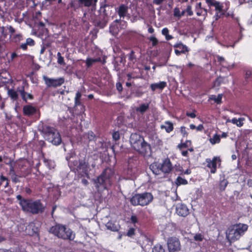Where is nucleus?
<instances>
[{"label": "nucleus", "mask_w": 252, "mask_h": 252, "mask_svg": "<svg viewBox=\"0 0 252 252\" xmlns=\"http://www.w3.org/2000/svg\"><path fill=\"white\" fill-rule=\"evenodd\" d=\"M16 198L19 201L22 210L25 212L36 215L44 211L45 207L40 200L26 199L21 195H17Z\"/></svg>", "instance_id": "1"}, {"label": "nucleus", "mask_w": 252, "mask_h": 252, "mask_svg": "<svg viewBox=\"0 0 252 252\" xmlns=\"http://www.w3.org/2000/svg\"><path fill=\"white\" fill-rule=\"evenodd\" d=\"M129 142L133 149L140 154L146 155L151 151L150 144L145 141L144 137L138 133L131 134Z\"/></svg>", "instance_id": "2"}, {"label": "nucleus", "mask_w": 252, "mask_h": 252, "mask_svg": "<svg viewBox=\"0 0 252 252\" xmlns=\"http://www.w3.org/2000/svg\"><path fill=\"white\" fill-rule=\"evenodd\" d=\"M49 232L59 239L64 240L72 241L75 237V233L66 225L61 223L56 224L50 227Z\"/></svg>", "instance_id": "3"}, {"label": "nucleus", "mask_w": 252, "mask_h": 252, "mask_svg": "<svg viewBox=\"0 0 252 252\" xmlns=\"http://www.w3.org/2000/svg\"><path fill=\"white\" fill-rule=\"evenodd\" d=\"M114 174V171L109 167L106 168L94 180V186L98 191L100 189H106L108 187L112 184V177Z\"/></svg>", "instance_id": "4"}, {"label": "nucleus", "mask_w": 252, "mask_h": 252, "mask_svg": "<svg viewBox=\"0 0 252 252\" xmlns=\"http://www.w3.org/2000/svg\"><path fill=\"white\" fill-rule=\"evenodd\" d=\"M42 132L45 139L53 145L58 146L62 143L61 136L55 128L49 126H43Z\"/></svg>", "instance_id": "5"}, {"label": "nucleus", "mask_w": 252, "mask_h": 252, "mask_svg": "<svg viewBox=\"0 0 252 252\" xmlns=\"http://www.w3.org/2000/svg\"><path fill=\"white\" fill-rule=\"evenodd\" d=\"M153 195L150 192H144L136 193L130 199V203L133 206H144L149 205L153 200Z\"/></svg>", "instance_id": "6"}, {"label": "nucleus", "mask_w": 252, "mask_h": 252, "mask_svg": "<svg viewBox=\"0 0 252 252\" xmlns=\"http://www.w3.org/2000/svg\"><path fill=\"white\" fill-rule=\"evenodd\" d=\"M248 225L245 224H239L236 226L229 227L226 232V237L230 241H234L239 239L240 236L247 231Z\"/></svg>", "instance_id": "7"}, {"label": "nucleus", "mask_w": 252, "mask_h": 252, "mask_svg": "<svg viewBox=\"0 0 252 252\" xmlns=\"http://www.w3.org/2000/svg\"><path fill=\"white\" fill-rule=\"evenodd\" d=\"M112 6L107 4H103L100 6L99 12L100 13L99 18L101 20H99L97 25L99 26L103 27L105 26L108 22V16L110 14L111 11V9Z\"/></svg>", "instance_id": "8"}, {"label": "nucleus", "mask_w": 252, "mask_h": 252, "mask_svg": "<svg viewBox=\"0 0 252 252\" xmlns=\"http://www.w3.org/2000/svg\"><path fill=\"white\" fill-rule=\"evenodd\" d=\"M89 163L85 159H79L78 166L76 169V172H78L79 176L81 177L86 176L89 178Z\"/></svg>", "instance_id": "9"}, {"label": "nucleus", "mask_w": 252, "mask_h": 252, "mask_svg": "<svg viewBox=\"0 0 252 252\" xmlns=\"http://www.w3.org/2000/svg\"><path fill=\"white\" fill-rule=\"evenodd\" d=\"M43 79L48 88H57L62 86L64 82L63 77L51 78L44 75L43 76Z\"/></svg>", "instance_id": "10"}, {"label": "nucleus", "mask_w": 252, "mask_h": 252, "mask_svg": "<svg viewBox=\"0 0 252 252\" xmlns=\"http://www.w3.org/2000/svg\"><path fill=\"white\" fill-rule=\"evenodd\" d=\"M167 246L169 252H177L181 250L180 242L178 238L175 237L168 239Z\"/></svg>", "instance_id": "11"}, {"label": "nucleus", "mask_w": 252, "mask_h": 252, "mask_svg": "<svg viewBox=\"0 0 252 252\" xmlns=\"http://www.w3.org/2000/svg\"><path fill=\"white\" fill-rule=\"evenodd\" d=\"M206 162L207 167L210 168V172L212 174H215L217 172V162H220L221 159L219 157H214L211 160L210 158H206Z\"/></svg>", "instance_id": "12"}, {"label": "nucleus", "mask_w": 252, "mask_h": 252, "mask_svg": "<svg viewBox=\"0 0 252 252\" xmlns=\"http://www.w3.org/2000/svg\"><path fill=\"white\" fill-rule=\"evenodd\" d=\"M160 165V169L164 173H169L173 168L171 160L168 158H164Z\"/></svg>", "instance_id": "13"}, {"label": "nucleus", "mask_w": 252, "mask_h": 252, "mask_svg": "<svg viewBox=\"0 0 252 252\" xmlns=\"http://www.w3.org/2000/svg\"><path fill=\"white\" fill-rule=\"evenodd\" d=\"M39 227L34 222H30L26 227V232L30 236L38 235Z\"/></svg>", "instance_id": "14"}, {"label": "nucleus", "mask_w": 252, "mask_h": 252, "mask_svg": "<svg viewBox=\"0 0 252 252\" xmlns=\"http://www.w3.org/2000/svg\"><path fill=\"white\" fill-rule=\"evenodd\" d=\"M176 213L180 216L186 217L189 212L187 206L184 204H180L176 207Z\"/></svg>", "instance_id": "15"}, {"label": "nucleus", "mask_w": 252, "mask_h": 252, "mask_svg": "<svg viewBox=\"0 0 252 252\" xmlns=\"http://www.w3.org/2000/svg\"><path fill=\"white\" fill-rule=\"evenodd\" d=\"M17 92L20 94L23 101L27 102L28 99L32 100L33 99V96L31 94L27 93L25 91V86H22L21 88H18Z\"/></svg>", "instance_id": "16"}, {"label": "nucleus", "mask_w": 252, "mask_h": 252, "mask_svg": "<svg viewBox=\"0 0 252 252\" xmlns=\"http://www.w3.org/2000/svg\"><path fill=\"white\" fill-rule=\"evenodd\" d=\"M116 12L120 18L124 19L128 12V6L124 4H121L116 8Z\"/></svg>", "instance_id": "17"}, {"label": "nucleus", "mask_w": 252, "mask_h": 252, "mask_svg": "<svg viewBox=\"0 0 252 252\" xmlns=\"http://www.w3.org/2000/svg\"><path fill=\"white\" fill-rule=\"evenodd\" d=\"M206 2L209 7L214 6L216 11H222L223 6L220 2L215 0H206Z\"/></svg>", "instance_id": "18"}, {"label": "nucleus", "mask_w": 252, "mask_h": 252, "mask_svg": "<svg viewBox=\"0 0 252 252\" xmlns=\"http://www.w3.org/2000/svg\"><path fill=\"white\" fill-rule=\"evenodd\" d=\"M167 83L165 81H160L158 83H153L150 85V88L153 92L155 91L157 89L162 91L163 89L166 87Z\"/></svg>", "instance_id": "19"}, {"label": "nucleus", "mask_w": 252, "mask_h": 252, "mask_svg": "<svg viewBox=\"0 0 252 252\" xmlns=\"http://www.w3.org/2000/svg\"><path fill=\"white\" fill-rule=\"evenodd\" d=\"M36 109L31 105H26L23 107V113L25 115L31 116L35 114Z\"/></svg>", "instance_id": "20"}, {"label": "nucleus", "mask_w": 252, "mask_h": 252, "mask_svg": "<svg viewBox=\"0 0 252 252\" xmlns=\"http://www.w3.org/2000/svg\"><path fill=\"white\" fill-rule=\"evenodd\" d=\"M97 0H78V3L80 6L90 7L95 5Z\"/></svg>", "instance_id": "21"}, {"label": "nucleus", "mask_w": 252, "mask_h": 252, "mask_svg": "<svg viewBox=\"0 0 252 252\" xmlns=\"http://www.w3.org/2000/svg\"><path fill=\"white\" fill-rule=\"evenodd\" d=\"M165 125H162L160 126V128L164 129L167 133H170L174 129L173 124L170 121H165L164 122Z\"/></svg>", "instance_id": "22"}, {"label": "nucleus", "mask_w": 252, "mask_h": 252, "mask_svg": "<svg viewBox=\"0 0 252 252\" xmlns=\"http://www.w3.org/2000/svg\"><path fill=\"white\" fill-rule=\"evenodd\" d=\"M9 172H10V174L12 175V177H11L12 181L13 182H14L15 183H19L20 182V181L19 180V178L23 177L24 176V175L19 176V175L16 174L14 172V168L13 167H11L10 168Z\"/></svg>", "instance_id": "23"}, {"label": "nucleus", "mask_w": 252, "mask_h": 252, "mask_svg": "<svg viewBox=\"0 0 252 252\" xmlns=\"http://www.w3.org/2000/svg\"><path fill=\"white\" fill-rule=\"evenodd\" d=\"M149 108V103H142L140 105L139 107H136L135 110L137 112H140L141 114H143Z\"/></svg>", "instance_id": "24"}, {"label": "nucleus", "mask_w": 252, "mask_h": 252, "mask_svg": "<svg viewBox=\"0 0 252 252\" xmlns=\"http://www.w3.org/2000/svg\"><path fill=\"white\" fill-rule=\"evenodd\" d=\"M160 163H153L150 166V168L153 171V173L156 175H158L159 171H161L160 169Z\"/></svg>", "instance_id": "25"}, {"label": "nucleus", "mask_w": 252, "mask_h": 252, "mask_svg": "<svg viewBox=\"0 0 252 252\" xmlns=\"http://www.w3.org/2000/svg\"><path fill=\"white\" fill-rule=\"evenodd\" d=\"M106 227L107 229L114 232L118 231L119 229V226L116 225L114 223H113L111 221H109L106 224Z\"/></svg>", "instance_id": "26"}, {"label": "nucleus", "mask_w": 252, "mask_h": 252, "mask_svg": "<svg viewBox=\"0 0 252 252\" xmlns=\"http://www.w3.org/2000/svg\"><path fill=\"white\" fill-rule=\"evenodd\" d=\"M252 81V71L251 70H247L245 75L244 84H247L249 82Z\"/></svg>", "instance_id": "27"}, {"label": "nucleus", "mask_w": 252, "mask_h": 252, "mask_svg": "<svg viewBox=\"0 0 252 252\" xmlns=\"http://www.w3.org/2000/svg\"><path fill=\"white\" fill-rule=\"evenodd\" d=\"M174 47L175 48H178L180 50H183L185 53L188 52L189 51L188 47L181 42L175 44L174 45Z\"/></svg>", "instance_id": "28"}, {"label": "nucleus", "mask_w": 252, "mask_h": 252, "mask_svg": "<svg viewBox=\"0 0 252 252\" xmlns=\"http://www.w3.org/2000/svg\"><path fill=\"white\" fill-rule=\"evenodd\" d=\"M204 10L206 13L207 12V9L203 8L202 7V3L201 2L197 3L195 5V11L197 16H200L202 15V10Z\"/></svg>", "instance_id": "29"}, {"label": "nucleus", "mask_w": 252, "mask_h": 252, "mask_svg": "<svg viewBox=\"0 0 252 252\" xmlns=\"http://www.w3.org/2000/svg\"><path fill=\"white\" fill-rule=\"evenodd\" d=\"M9 185V182L8 178L4 176L3 175H1L0 177V186H2L4 188H6Z\"/></svg>", "instance_id": "30"}, {"label": "nucleus", "mask_w": 252, "mask_h": 252, "mask_svg": "<svg viewBox=\"0 0 252 252\" xmlns=\"http://www.w3.org/2000/svg\"><path fill=\"white\" fill-rule=\"evenodd\" d=\"M222 94H219L217 96H216L215 95H212L210 97V99L213 100L216 103L220 104L222 103Z\"/></svg>", "instance_id": "31"}, {"label": "nucleus", "mask_w": 252, "mask_h": 252, "mask_svg": "<svg viewBox=\"0 0 252 252\" xmlns=\"http://www.w3.org/2000/svg\"><path fill=\"white\" fill-rule=\"evenodd\" d=\"M23 39V35L21 33L15 34L11 37V41L16 43L20 42Z\"/></svg>", "instance_id": "32"}, {"label": "nucleus", "mask_w": 252, "mask_h": 252, "mask_svg": "<svg viewBox=\"0 0 252 252\" xmlns=\"http://www.w3.org/2000/svg\"><path fill=\"white\" fill-rule=\"evenodd\" d=\"M228 184V181L223 179L222 180H220L219 183V189L221 191H224L226 187H227Z\"/></svg>", "instance_id": "33"}, {"label": "nucleus", "mask_w": 252, "mask_h": 252, "mask_svg": "<svg viewBox=\"0 0 252 252\" xmlns=\"http://www.w3.org/2000/svg\"><path fill=\"white\" fill-rule=\"evenodd\" d=\"M244 120V118H239L237 119L236 118H234L231 120L232 124L236 125L238 126L241 127L243 125V121Z\"/></svg>", "instance_id": "34"}, {"label": "nucleus", "mask_w": 252, "mask_h": 252, "mask_svg": "<svg viewBox=\"0 0 252 252\" xmlns=\"http://www.w3.org/2000/svg\"><path fill=\"white\" fill-rule=\"evenodd\" d=\"M89 140V141H94L96 137L94 133L92 131H89L85 134V136Z\"/></svg>", "instance_id": "35"}, {"label": "nucleus", "mask_w": 252, "mask_h": 252, "mask_svg": "<svg viewBox=\"0 0 252 252\" xmlns=\"http://www.w3.org/2000/svg\"><path fill=\"white\" fill-rule=\"evenodd\" d=\"M8 95L14 100H17L18 98L17 92L13 89L8 91Z\"/></svg>", "instance_id": "36"}, {"label": "nucleus", "mask_w": 252, "mask_h": 252, "mask_svg": "<svg viewBox=\"0 0 252 252\" xmlns=\"http://www.w3.org/2000/svg\"><path fill=\"white\" fill-rule=\"evenodd\" d=\"M188 182L186 179L183 178L180 176H178L176 180V184H177V186H180L181 185H185L188 184Z\"/></svg>", "instance_id": "37"}, {"label": "nucleus", "mask_w": 252, "mask_h": 252, "mask_svg": "<svg viewBox=\"0 0 252 252\" xmlns=\"http://www.w3.org/2000/svg\"><path fill=\"white\" fill-rule=\"evenodd\" d=\"M220 141V136L217 134H215L214 135L213 138L210 139V142L212 144L219 143Z\"/></svg>", "instance_id": "38"}, {"label": "nucleus", "mask_w": 252, "mask_h": 252, "mask_svg": "<svg viewBox=\"0 0 252 252\" xmlns=\"http://www.w3.org/2000/svg\"><path fill=\"white\" fill-rule=\"evenodd\" d=\"M110 32L113 35L117 34L118 32V28L116 24L112 23L109 27Z\"/></svg>", "instance_id": "39"}, {"label": "nucleus", "mask_w": 252, "mask_h": 252, "mask_svg": "<svg viewBox=\"0 0 252 252\" xmlns=\"http://www.w3.org/2000/svg\"><path fill=\"white\" fill-rule=\"evenodd\" d=\"M79 160H75L69 163V166L71 170L76 173V169L78 166Z\"/></svg>", "instance_id": "40"}, {"label": "nucleus", "mask_w": 252, "mask_h": 252, "mask_svg": "<svg viewBox=\"0 0 252 252\" xmlns=\"http://www.w3.org/2000/svg\"><path fill=\"white\" fill-rule=\"evenodd\" d=\"M191 144V141L190 140H186L184 143H181L179 144L178 145L177 148L180 150H182L183 148H188L189 145L188 144Z\"/></svg>", "instance_id": "41"}, {"label": "nucleus", "mask_w": 252, "mask_h": 252, "mask_svg": "<svg viewBox=\"0 0 252 252\" xmlns=\"http://www.w3.org/2000/svg\"><path fill=\"white\" fill-rule=\"evenodd\" d=\"M152 252H165V250L161 245L157 244L153 248Z\"/></svg>", "instance_id": "42"}, {"label": "nucleus", "mask_w": 252, "mask_h": 252, "mask_svg": "<svg viewBox=\"0 0 252 252\" xmlns=\"http://www.w3.org/2000/svg\"><path fill=\"white\" fill-rule=\"evenodd\" d=\"M57 57L58 63L61 65H64L65 63L64 61V58L62 56L61 53L60 52H58L57 53Z\"/></svg>", "instance_id": "43"}, {"label": "nucleus", "mask_w": 252, "mask_h": 252, "mask_svg": "<svg viewBox=\"0 0 252 252\" xmlns=\"http://www.w3.org/2000/svg\"><path fill=\"white\" fill-rule=\"evenodd\" d=\"M180 132L183 137H187L188 136V132L186 130V127L185 126H182L180 127Z\"/></svg>", "instance_id": "44"}, {"label": "nucleus", "mask_w": 252, "mask_h": 252, "mask_svg": "<svg viewBox=\"0 0 252 252\" xmlns=\"http://www.w3.org/2000/svg\"><path fill=\"white\" fill-rule=\"evenodd\" d=\"M204 239V236L198 233L196 234L194 236V240L196 241H202Z\"/></svg>", "instance_id": "45"}, {"label": "nucleus", "mask_w": 252, "mask_h": 252, "mask_svg": "<svg viewBox=\"0 0 252 252\" xmlns=\"http://www.w3.org/2000/svg\"><path fill=\"white\" fill-rule=\"evenodd\" d=\"M94 59L88 58L86 61V66L89 68L90 67L94 62Z\"/></svg>", "instance_id": "46"}, {"label": "nucleus", "mask_w": 252, "mask_h": 252, "mask_svg": "<svg viewBox=\"0 0 252 252\" xmlns=\"http://www.w3.org/2000/svg\"><path fill=\"white\" fill-rule=\"evenodd\" d=\"M186 11L188 16H191L193 15V12L192 10V7L190 5H187Z\"/></svg>", "instance_id": "47"}, {"label": "nucleus", "mask_w": 252, "mask_h": 252, "mask_svg": "<svg viewBox=\"0 0 252 252\" xmlns=\"http://www.w3.org/2000/svg\"><path fill=\"white\" fill-rule=\"evenodd\" d=\"M135 229L134 228H130L126 233V235L131 237L135 235Z\"/></svg>", "instance_id": "48"}, {"label": "nucleus", "mask_w": 252, "mask_h": 252, "mask_svg": "<svg viewBox=\"0 0 252 252\" xmlns=\"http://www.w3.org/2000/svg\"><path fill=\"white\" fill-rule=\"evenodd\" d=\"M149 39L152 42L153 46H155L158 44V40L155 36H151Z\"/></svg>", "instance_id": "49"}, {"label": "nucleus", "mask_w": 252, "mask_h": 252, "mask_svg": "<svg viewBox=\"0 0 252 252\" xmlns=\"http://www.w3.org/2000/svg\"><path fill=\"white\" fill-rule=\"evenodd\" d=\"M174 16L175 17L180 18V10L179 8L175 7L174 9Z\"/></svg>", "instance_id": "50"}, {"label": "nucleus", "mask_w": 252, "mask_h": 252, "mask_svg": "<svg viewBox=\"0 0 252 252\" xmlns=\"http://www.w3.org/2000/svg\"><path fill=\"white\" fill-rule=\"evenodd\" d=\"M26 43L27 45H29L30 46H32L34 45V41L31 38H28L26 39Z\"/></svg>", "instance_id": "51"}, {"label": "nucleus", "mask_w": 252, "mask_h": 252, "mask_svg": "<svg viewBox=\"0 0 252 252\" xmlns=\"http://www.w3.org/2000/svg\"><path fill=\"white\" fill-rule=\"evenodd\" d=\"M135 59L136 57L134 54V52L131 50L128 55V60L130 61H133Z\"/></svg>", "instance_id": "52"}, {"label": "nucleus", "mask_w": 252, "mask_h": 252, "mask_svg": "<svg viewBox=\"0 0 252 252\" xmlns=\"http://www.w3.org/2000/svg\"><path fill=\"white\" fill-rule=\"evenodd\" d=\"M113 139L115 141H117L120 139V134L118 131H115L112 134Z\"/></svg>", "instance_id": "53"}, {"label": "nucleus", "mask_w": 252, "mask_h": 252, "mask_svg": "<svg viewBox=\"0 0 252 252\" xmlns=\"http://www.w3.org/2000/svg\"><path fill=\"white\" fill-rule=\"evenodd\" d=\"M116 88H117V90L119 92H121L122 91V90H123V86H122V84L120 82L117 83L116 85Z\"/></svg>", "instance_id": "54"}, {"label": "nucleus", "mask_w": 252, "mask_h": 252, "mask_svg": "<svg viewBox=\"0 0 252 252\" xmlns=\"http://www.w3.org/2000/svg\"><path fill=\"white\" fill-rule=\"evenodd\" d=\"M19 250H20V249H16L14 251H11L10 250L0 249V252H18Z\"/></svg>", "instance_id": "55"}, {"label": "nucleus", "mask_w": 252, "mask_h": 252, "mask_svg": "<svg viewBox=\"0 0 252 252\" xmlns=\"http://www.w3.org/2000/svg\"><path fill=\"white\" fill-rule=\"evenodd\" d=\"M186 115L188 116V117H190L191 118H194L196 117V115L195 114V113L194 112H187L186 113Z\"/></svg>", "instance_id": "56"}, {"label": "nucleus", "mask_w": 252, "mask_h": 252, "mask_svg": "<svg viewBox=\"0 0 252 252\" xmlns=\"http://www.w3.org/2000/svg\"><path fill=\"white\" fill-rule=\"evenodd\" d=\"M81 96H82V94H81V92L78 91L76 93L74 100H81Z\"/></svg>", "instance_id": "57"}, {"label": "nucleus", "mask_w": 252, "mask_h": 252, "mask_svg": "<svg viewBox=\"0 0 252 252\" xmlns=\"http://www.w3.org/2000/svg\"><path fill=\"white\" fill-rule=\"evenodd\" d=\"M130 220L133 223H135L138 222V219L136 216L133 215L131 216Z\"/></svg>", "instance_id": "58"}, {"label": "nucleus", "mask_w": 252, "mask_h": 252, "mask_svg": "<svg viewBox=\"0 0 252 252\" xmlns=\"http://www.w3.org/2000/svg\"><path fill=\"white\" fill-rule=\"evenodd\" d=\"M175 172H183V167L179 164L178 166L176 165L175 167Z\"/></svg>", "instance_id": "59"}, {"label": "nucleus", "mask_w": 252, "mask_h": 252, "mask_svg": "<svg viewBox=\"0 0 252 252\" xmlns=\"http://www.w3.org/2000/svg\"><path fill=\"white\" fill-rule=\"evenodd\" d=\"M175 53L176 55L179 56L181 54H185L186 53L184 52V51L183 50H180L178 48H176L175 49Z\"/></svg>", "instance_id": "60"}, {"label": "nucleus", "mask_w": 252, "mask_h": 252, "mask_svg": "<svg viewBox=\"0 0 252 252\" xmlns=\"http://www.w3.org/2000/svg\"><path fill=\"white\" fill-rule=\"evenodd\" d=\"M20 48L24 51L27 50L28 48V45L26 43H22L20 45Z\"/></svg>", "instance_id": "61"}, {"label": "nucleus", "mask_w": 252, "mask_h": 252, "mask_svg": "<svg viewBox=\"0 0 252 252\" xmlns=\"http://www.w3.org/2000/svg\"><path fill=\"white\" fill-rule=\"evenodd\" d=\"M161 32L163 35L166 36L169 33V30L167 28H164L162 30Z\"/></svg>", "instance_id": "62"}, {"label": "nucleus", "mask_w": 252, "mask_h": 252, "mask_svg": "<svg viewBox=\"0 0 252 252\" xmlns=\"http://www.w3.org/2000/svg\"><path fill=\"white\" fill-rule=\"evenodd\" d=\"M7 29L8 30H9V32L11 33V34H13L15 32V29L12 27L11 26H9L7 27Z\"/></svg>", "instance_id": "63"}, {"label": "nucleus", "mask_w": 252, "mask_h": 252, "mask_svg": "<svg viewBox=\"0 0 252 252\" xmlns=\"http://www.w3.org/2000/svg\"><path fill=\"white\" fill-rule=\"evenodd\" d=\"M18 55L15 53L13 52L11 55V59L9 61V62L12 61L15 58L17 57Z\"/></svg>", "instance_id": "64"}]
</instances>
